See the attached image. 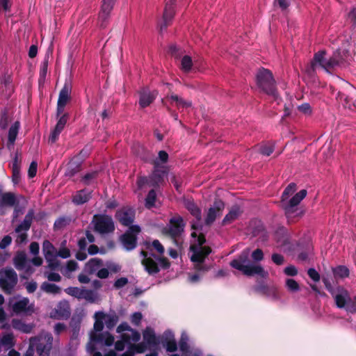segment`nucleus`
I'll return each mask as SVG.
<instances>
[{"instance_id":"f257e3e1","label":"nucleus","mask_w":356,"mask_h":356,"mask_svg":"<svg viewBox=\"0 0 356 356\" xmlns=\"http://www.w3.org/2000/svg\"><path fill=\"white\" fill-rule=\"evenodd\" d=\"M249 256L250 249L246 248L238 259L232 261L230 265L247 276L259 275L261 277L266 278L268 273L260 264L250 262L248 260Z\"/></svg>"},{"instance_id":"f03ea898","label":"nucleus","mask_w":356,"mask_h":356,"mask_svg":"<svg viewBox=\"0 0 356 356\" xmlns=\"http://www.w3.org/2000/svg\"><path fill=\"white\" fill-rule=\"evenodd\" d=\"M296 191V185L294 183H291L282 193L281 203L286 217L293 216V213L297 210V206L307 195V191L303 189L290 198Z\"/></svg>"},{"instance_id":"7ed1b4c3","label":"nucleus","mask_w":356,"mask_h":356,"mask_svg":"<svg viewBox=\"0 0 356 356\" xmlns=\"http://www.w3.org/2000/svg\"><path fill=\"white\" fill-rule=\"evenodd\" d=\"M205 238L203 236H200L196 240V242L191 245L190 247V258L191 260L195 263V268L198 270H207L202 263L204 259L211 253V250L208 246H204Z\"/></svg>"},{"instance_id":"20e7f679","label":"nucleus","mask_w":356,"mask_h":356,"mask_svg":"<svg viewBox=\"0 0 356 356\" xmlns=\"http://www.w3.org/2000/svg\"><path fill=\"white\" fill-rule=\"evenodd\" d=\"M256 81L261 90L277 98L275 81L270 70L264 68L259 69L256 75Z\"/></svg>"},{"instance_id":"39448f33","label":"nucleus","mask_w":356,"mask_h":356,"mask_svg":"<svg viewBox=\"0 0 356 356\" xmlns=\"http://www.w3.org/2000/svg\"><path fill=\"white\" fill-rule=\"evenodd\" d=\"M154 170L149 178H139L137 184L139 188H143L145 184L149 186L158 185L163 181V177L166 175L168 170L164 165H159L158 161H154Z\"/></svg>"},{"instance_id":"423d86ee","label":"nucleus","mask_w":356,"mask_h":356,"mask_svg":"<svg viewBox=\"0 0 356 356\" xmlns=\"http://www.w3.org/2000/svg\"><path fill=\"white\" fill-rule=\"evenodd\" d=\"M95 322L94 323V330L100 332L104 328V323L107 328H113L118 322L119 318L115 312H111L106 314L103 312H97L94 315Z\"/></svg>"},{"instance_id":"0eeeda50","label":"nucleus","mask_w":356,"mask_h":356,"mask_svg":"<svg viewBox=\"0 0 356 356\" xmlns=\"http://www.w3.org/2000/svg\"><path fill=\"white\" fill-rule=\"evenodd\" d=\"M17 283V275L11 268L0 270V286L8 293H11Z\"/></svg>"},{"instance_id":"6e6552de","label":"nucleus","mask_w":356,"mask_h":356,"mask_svg":"<svg viewBox=\"0 0 356 356\" xmlns=\"http://www.w3.org/2000/svg\"><path fill=\"white\" fill-rule=\"evenodd\" d=\"M8 304L13 312L17 314H27L34 312V305L30 303L27 298L15 296L9 300Z\"/></svg>"},{"instance_id":"1a4fd4ad","label":"nucleus","mask_w":356,"mask_h":356,"mask_svg":"<svg viewBox=\"0 0 356 356\" xmlns=\"http://www.w3.org/2000/svg\"><path fill=\"white\" fill-rule=\"evenodd\" d=\"M31 339H38L35 343V350L39 356H49L52 348L53 337L50 333L43 332L38 337Z\"/></svg>"},{"instance_id":"9d476101","label":"nucleus","mask_w":356,"mask_h":356,"mask_svg":"<svg viewBox=\"0 0 356 356\" xmlns=\"http://www.w3.org/2000/svg\"><path fill=\"white\" fill-rule=\"evenodd\" d=\"M84 270L89 274L96 273L97 276L100 279H105L108 277V269L104 268V264L101 259L92 258L85 265Z\"/></svg>"},{"instance_id":"9b49d317","label":"nucleus","mask_w":356,"mask_h":356,"mask_svg":"<svg viewBox=\"0 0 356 356\" xmlns=\"http://www.w3.org/2000/svg\"><path fill=\"white\" fill-rule=\"evenodd\" d=\"M94 330L90 336V341L87 344V350L88 352L92 353L95 349V346L97 343L110 346L114 343V337L108 333L106 334H97Z\"/></svg>"},{"instance_id":"f8f14e48","label":"nucleus","mask_w":356,"mask_h":356,"mask_svg":"<svg viewBox=\"0 0 356 356\" xmlns=\"http://www.w3.org/2000/svg\"><path fill=\"white\" fill-rule=\"evenodd\" d=\"M42 251L48 263V267L51 270L57 269L60 266V262L58 260L56 248L49 241H44L42 244Z\"/></svg>"},{"instance_id":"ddd939ff","label":"nucleus","mask_w":356,"mask_h":356,"mask_svg":"<svg viewBox=\"0 0 356 356\" xmlns=\"http://www.w3.org/2000/svg\"><path fill=\"white\" fill-rule=\"evenodd\" d=\"M318 67L327 72L332 70V64L329 63V59L325 58L324 51H318L314 55V60L311 62L310 66L306 69V72L308 74L312 75Z\"/></svg>"},{"instance_id":"4468645a","label":"nucleus","mask_w":356,"mask_h":356,"mask_svg":"<svg viewBox=\"0 0 356 356\" xmlns=\"http://www.w3.org/2000/svg\"><path fill=\"white\" fill-rule=\"evenodd\" d=\"M33 216L34 213L33 210H30L26 215L23 222L16 227L15 232L17 234L16 242L17 243L26 242L27 238L26 232L31 227Z\"/></svg>"},{"instance_id":"2eb2a0df","label":"nucleus","mask_w":356,"mask_h":356,"mask_svg":"<svg viewBox=\"0 0 356 356\" xmlns=\"http://www.w3.org/2000/svg\"><path fill=\"white\" fill-rule=\"evenodd\" d=\"M140 232V228L137 225L131 226L121 238V242L124 248L127 250H131L136 245V235Z\"/></svg>"},{"instance_id":"dca6fc26","label":"nucleus","mask_w":356,"mask_h":356,"mask_svg":"<svg viewBox=\"0 0 356 356\" xmlns=\"http://www.w3.org/2000/svg\"><path fill=\"white\" fill-rule=\"evenodd\" d=\"M93 222L95 230L101 234L111 232L114 230L113 221L110 216H95Z\"/></svg>"},{"instance_id":"f3484780","label":"nucleus","mask_w":356,"mask_h":356,"mask_svg":"<svg viewBox=\"0 0 356 356\" xmlns=\"http://www.w3.org/2000/svg\"><path fill=\"white\" fill-rule=\"evenodd\" d=\"M330 293L337 307L340 309H345L347 311L348 304L350 299L348 291L342 287H338L335 291H330Z\"/></svg>"},{"instance_id":"a211bd4d","label":"nucleus","mask_w":356,"mask_h":356,"mask_svg":"<svg viewBox=\"0 0 356 356\" xmlns=\"http://www.w3.org/2000/svg\"><path fill=\"white\" fill-rule=\"evenodd\" d=\"M116 331L118 333H122L121 338L127 341L138 342L140 339V333L132 329L127 323L119 325Z\"/></svg>"},{"instance_id":"6ab92c4d","label":"nucleus","mask_w":356,"mask_h":356,"mask_svg":"<svg viewBox=\"0 0 356 356\" xmlns=\"http://www.w3.org/2000/svg\"><path fill=\"white\" fill-rule=\"evenodd\" d=\"M71 90V86L69 83H65L63 88L60 91L57 104L58 115L63 113L65 106L70 100Z\"/></svg>"},{"instance_id":"aec40b11","label":"nucleus","mask_w":356,"mask_h":356,"mask_svg":"<svg viewBox=\"0 0 356 356\" xmlns=\"http://www.w3.org/2000/svg\"><path fill=\"white\" fill-rule=\"evenodd\" d=\"M147 248L150 251L155 250L157 252V260L163 268H168L170 266L168 260L165 257H161L164 254L165 248L159 240H154L151 244L148 245Z\"/></svg>"},{"instance_id":"412c9836","label":"nucleus","mask_w":356,"mask_h":356,"mask_svg":"<svg viewBox=\"0 0 356 356\" xmlns=\"http://www.w3.org/2000/svg\"><path fill=\"white\" fill-rule=\"evenodd\" d=\"M225 205L222 201H216L213 206L211 207L207 212L205 218V223L207 225L212 224L215 221L216 218L222 214Z\"/></svg>"},{"instance_id":"4be33fe9","label":"nucleus","mask_w":356,"mask_h":356,"mask_svg":"<svg viewBox=\"0 0 356 356\" xmlns=\"http://www.w3.org/2000/svg\"><path fill=\"white\" fill-rule=\"evenodd\" d=\"M186 208L191 212V213L196 218V222L192 224L193 229H199L202 227V217L200 209L195 204L190 200L185 201Z\"/></svg>"},{"instance_id":"5701e85b","label":"nucleus","mask_w":356,"mask_h":356,"mask_svg":"<svg viewBox=\"0 0 356 356\" xmlns=\"http://www.w3.org/2000/svg\"><path fill=\"white\" fill-rule=\"evenodd\" d=\"M184 227L183 219L179 216L175 217L170 221L168 232L172 237H176L184 231Z\"/></svg>"},{"instance_id":"b1692460","label":"nucleus","mask_w":356,"mask_h":356,"mask_svg":"<svg viewBox=\"0 0 356 356\" xmlns=\"http://www.w3.org/2000/svg\"><path fill=\"white\" fill-rule=\"evenodd\" d=\"M115 0H103L101 10L99 14V19L101 22V26H104V22L109 17L110 13L113 10Z\"/></svg>"},{"instance_id":"393cba45","label":"nucleus","mask_w":356,"mask_h":356,"mask_svg":"<svg viewBox=\"0 0 356 356\" xmlns=\"http://www.w3.org/2000/svg\"><path fill=\"white\" fill-rule=\"evenodd\" d=\"M70 314V305L67 301L63 300L58 302L51 314V316L56 318H63L69 317Z\"/></svg>"},{"instance_id":"a878e982","label":"nucleus","mask_w":356,"mask_h":356,"mask_svg":"<svg viewBox=\"0 0 356 356\" xmlns=\"http://www.w3.org/2000/svg\"><path fill=\"white\" fill-rule=\"evenodd\" d=\"M141 254L144 256L142 264L146 271L150 275L157 273L159 271V268L156 261L151 257H148L144 251H142Z\"/></svg>"},{"instance_id":"bb28decb","label":"nucleus","mask_w":356,"mask_h":356,"mask_svg":"<svg viewBox=\"0 0 356 356\" xmlns=\"http://www.w3.org/2000/svg\"><path fill=\"white\" fill-rule=\"evenodd\" d=\"M116 216L122 225L129 226L134 221V211L131 209H123L118 211Z\"/></svg>"},{"instance_id":"cd10ccee","label":"nucleus","mask_w":356,"mask_h":356,"mask_svg":"<svg viewBox=\"0 0 356 356\" xmlns=\"http://www.w3.org/2000/svg\"><path fill=\"white\" fill-rule=\"evenodd\" d=\"M156 96V91H150L149 90L144 89L140 92V94L139 105L142 108L148 106L151 103L153 102Z\"/></svg>"},{"instance_id":"c85d7f7f","label":"nucleus","mask_w":356,"mask_h":356,"mask_svg":"<svg viewBox=\"0 0 356 356\" xmlns=\"http://www.w3.org/2000/svg\"><path fill=\"white\" fill-rule=\"evenodd\" d=\"M165 102L166 103L169 102L172 106H177L179 109L187 108L192 106L191 102L184 100L175 94L167 96L165 98Z\"/></svg>"},{"instance_id":"c756f323","label":"nucleus","mask_w":356,"mask_h":356,"mask_svg":"<svg viewBox=\"0 0 356 356\" xmlns=\"http://www.w3.org/2000/svg\"><path fill=\"white\" fill-rule=\"evenodd\" d=\"M174 4L175 0H170L166 3L163 16V22L161 26V29L165 28L168 26V22L172 19L174 16Z\"/></svg>"},{"instance_id":"7c9ffc66","label":"nucleus","mask_w":356,"mask_h":356,"mask_svg":"<svg viewBox=\"0 0 356 356\" xmlns=\"http://www.w3.org/2000/svg\"><path fill=\"white\" fill-rule=\"evenodd\" d=\"M165 339L163 342V346L167 352L174 353L177 350V343L174 337V334L170 332H165Z\"/></svg>"},{"instance_id":"2f4dec72","label":"nucleus","mask_w":356,"mask_h":356,"mask_svg":"<svg viewBox=\"0 0 356 356\" xmlns=\"http://www.w3.org/2000/svg\"><path fill=\"white\" fill-rule=\"evenodd\" d=\"M14 264L17 270H28L29 264L26 258V254L22 252H18L14 258Z\"/></svg>"},{"instance_id":"473e14b6","label":"nucleus","mask_w":356,"mask_h":356,"mask_svg":"<svg viewBox=\"0 0 356 356\" xmlns=\"http://www.w3.org/2000/svg\"><path fill=\"white\" fill-rule=\"evenodd\" d=\"M19 122L16 121L14 124L11 125L8 131V138L7 146L9 149L13 147L15 141L16 140L19 129Z\"/></svg>"},{"instance_id":"72a5a7b5","label":"nucleus","mask_w":356,"mask_h":356,"mask_svg":"<svg viewBox=\"0 0 356 356\" xmlns=\"http://www.w3.org/2000/svg\"><path fill=\"white\" fill-rule=\"evenodd\" d=\"M241 213H242V211L239 207H238V206L233 207L230 209L229 212L224 218L222 223L224 225H227V224H229V223L232 222L234 220H235L240 216Z\"/></svg>"},{"instance_id":"f704fd0d","label":"nucleus","mask_w":356,"mask_h":356,"mask_svg":"<svg viewBox=\"0 0 356 356\" xmlns=\"http://www.w3.org/2000/svg\"><path fill=\"white\" fill-rule=\"evenodd\" d=\"M16 202L14 194L11 193H4L0 194V207L9 206L13 207Z\"/></svg>"},{"instance_id":"c9c22d12","label":"nucleus","mask_w":356,"mask_h":356,"mask_svg":"<svg viewBox=\"0 0 356 356\" xmlns=\"http://www.w3.org/2000/svg\"><path fill=\"white\" fill-rule=\"evenodd\" d=\"M145 343L148 346L156 345V339L154 330L150 327H147L143 333Z\"/></svg>"},{"instance_id":"e433bc0d","label":"nucleus","mask_w":356,"mask_h":356,"mask_svg":"<svg viewBox=\"0 0 356 356\" xmlns=\"http://www.w3.org/2000/svg\"><path fill=\"white\" fill-rule=\"evenodd\" d=\"M90 198V193L86 191L82 190L79 191L73 197V202L76 204H82Z\"/></svg>"},{"instance_id":"4c0bfd02","label":"nucleus","mask_w":356,"mask_h":356,"mask_svg":"<svg viewBox=\"0 0 356 356\" xmlns=\"http://www.w3.org/2000/svg\"><path fill=\"white\" fill-rule=\"evenodd\" d=\"M41 289L47 293L51 294H57L60 293V288L58 287L55 284H51L49 282H44L41 285Z\"/></svg>"},{"instance_id":"58836bf2","label":"nucleus","mask_w":356,"mask_h":356,"mask_svg":"<svg viewBox=\"0 0 356 356\" xmlns=\"http://www.w3.org/2000/svg\"><path fill=\"white\" fill-rule=\"evenodd\" d=\"M338 99L342 102L343 106L346 108L352 109L353 107H356V101H353L348 95L339 92L338 95Z\"/></svg>"},{"instance_id":"ea45409f","label":"nucleus","mask_w":356,"mask_h":356,"mask_svg":"<svg viewBox=\"0 0 356 356\" xmlns=\"http://www.w3.org/2000/svg\"><path fill=\"white\" fill-rule=\"evenodd\" d=\"M1 344L7 348H10L15 345L14 336L13 333H5L2 335Z\"/></svg>"},{"instance_id":"a19ab883","label":"nucleus","mask_w":356,"mask_h":356,"mask_svg":"<svg viewBox=\"0 0 356 356\" xmlns=\"http://www.w3.org/2000/svg\"><path fill=\"white\" fill-rule=\"evenodd\" d=\"M12 325L15 329L19 330L25 333H29L32 330V327L31 325H26L19 320H13Z\"/></svg>"},{"instance_id":"79ce46f5","label":"nucleus","mask_w":356,"mask_h":356,"mask_svg":"<svg viewBox=\"0 0 356 356\" xmlns=\"http://www.w3.org/2000/svg\"><path fill=\"white\" fill-rule=\"evenodd\" d=\"M193 67L192 58L189 56H184L181 60V69L185 72H188Z\"/></svg>"},{"instance_id":"37998d69","label":"nucleus","mask_w":356,"mask_h":356,"mask_svg":"<svg viewBox=\"0 0 356 356\" xmlns=\"http://www.w3.org/2000/svg\"><path fill=\"white\" fill-rule=\"evenodd\" d=\"M147 344L145 342L138 343L137 344L131 345L129 347V351L133 354L134 353H143L146 351L147 349Z\"/></svg>"},{"instance_id":"c03bdc74","label":"nucleus","mask_w":356,"mask_h":356,"mask_svg":"<svg viewBox=\"0 0 356 356\" xmlns=\"http://www.w3.org/2000/svg\"><path fill=\"white\" fill-rule=\"evenodd\" d=\"M71 222L72 218L68 217H61L55 221L54 227L56 229H61L70 225Z\"/></svg>"},{"instance_id":"a18cd8bd","label":"nucleus","mask_w":356,"mask_h":356,"mask_svg":"<svg viewBox=\"0 0 356 356\" xmlns=\"http://www.w3.org/2000/svg\"><path fill=\"white\" fill-rule=\"evenodd\" d=\"M329 63L332 64V69L339 65L342 63V56L339 51L334 52L333 55L329 58Z\"/></svg>"},{"instance_id":"49530a36","label":"nucleus","mask_w":356,"mask_h":356,"mask_svg":"<svg viewBox=\"0 0 356 356\" xmlns=\"http://www.w3.org/2000/svg\"><path fill=\"white\" fill-rule=\"evenodd\" d=\"M333 271L335 277L345 278L349 275V270L345 266H338Z\"/></svg>"},{"instance_id":"de8ad7c7","label":"nucleus","mask_w":356,"mask_h":356,"mask_svg":"<svg viewBox=\"0 0 356 356\" xmlns=\"http://www.w3.org/2000/svg\"><path fill=\"white\" fill-rule=\"evenodd\" d=\"M286 286L291 292H297L300 290L298 283L293 279H287L286 280Z\"/></svg>"},{"instance_id":"09e8293b","label":"nucleus","mask_w":356,"mask_h":356,"mask_svg":"<svg viewBox=\"0 0 356 356\" xmlns=\"http://www.w3.org/2000/svg\"><path fill=\"white\" fill-rule=\"evenodd\" d=\"M12 169H13V181L15 183H17L19 179V166L18 163L17 156H16L13 163L12 164Z\"/></svg>"},{"instance_id":"8fccbe9b","label":"nucleus","mask_w":356,"mask_h":356,"mask_svg":"<svg viewBox=\"0 0 356 356\" xmlns=\"http://www.w3.org/2000/svg\"><path fill=\"white\" fill-rule=\"evenodd\" d=\"M67 293L72 296H74L78 298H81V296H83V294L86 292L84 289H81L78 287H71L67 289Z\"/></svg>"},{"instance_id":"3c124183","label":"nucleus","mask_w":356,"mask_h":356,"mask_svg":"<svg viewBox=\"0 0 356 356\" xmlns=\"http://www.w3.org/2000/svg\"><path fill=\"white\" fill-rule=\"evenodd\" d=\"M179 347L182 353H186L188 350V337L185 334H182L179 342Z\"/></svg>"},{"instance_id":"603ef678","label":"nucleus","mask_w":356,"mask_h":356,"mask_svg":"<svg viewBox=\"0 0 356 356\" xmlns=\"http://www.w3.org/2000/svg\"><path fill=\"white\" fill-rule=\"evenodd\" d=\"M155 200L156 193L154 190H151L145 199V206L148 208H151L154 205Z\"/></svg>"},{"instance_id":"864d4df0","label":"nucleus","mask_w":356,"mask_h":356,"mask_svg":"<svg viewBox=\"0 0 356 356\" xmlns=\"http://www.w3.org/2000/svg\"><path fill=\"white\" fill-rule=\"evenodd\" d=\"M79 170V165L76 164L75 161H72L67 167V170L66 172V175L67 176H73L76 172Z\"/></svg>"},{"instance_id":"5fc2aeb1","label":"nucleus","mask_w":356,"mask_h":356,"mask_svg":"<svg viewBox=\"0 0 356 356\" xmlns=\"http://www.w3.org/2000/svg\"><path fill=\"white\" fill-rule=\"evenodd\" d=\"M104 268L108 269V273L111 272L113 273L119 272L121 269L118 264L111 261H107L104 264Z\"/></svg>"},{"instance_id":"6e6d98bb","label":"nucleus","mask_w":356,"mask_h":356,"mask_svg":"<svg viewBox=\"0 0 356 356\" xmlns=\"http://www.w3.org/2000/svg\"><path fill=\"white\" fill-rule=\"evenodd\" d=\"M252 259L256 262L261 261L264 259V253L261 249H257L251 254Z\"/></svg>"},{"instance_id":"4d7b16f0","label":"nucleus","mask_w":356,"mask_h":356,"mask_svg":"<svg viewBox=\"0 0 356 356\" xmlns=\"http://www.w3.org/2000/svg\"><path fill=\"white\" fill-rule=\"evenodd\" d=\"M66 122H67V116L65 115H63L58 120L54 129L61 132L63 131V129H64Z\"/></svg>"},{"instance_id":"13d9d810","label":"nucleus","mask_w":356,"mask_h":356,"mask_svg":"<svg viewBox=\"0 0 356 356\" xmlns=\"http://www.w3.org/2000/svg\"><path fill=\"white\" fill-rule=\"evenodd\" d=\"M38 339H30V343L28 350H26L24 356H34V350H35V343Z\"/></svg>"},{"instance_id":"bf43d9fd","label":"nucleus","mask_w":356,"mask_h":356,"mask_svg":"<svg viewBox=\"0 0 356 356\" xmlns=\"http://www.w3.org/2000/svg\"><path fill=\"white\" fill-rule=\"evenodd\" d=\"M274 150V145L273 144L264 145L261 147L260 152L262 154L269 156Z\"/></svg>"},{"instance_id":"052dcab7","label":"nucleus","mask_w":356,"mask_h":356,"mask_svg":"<svg viewBox=\"0 0 356 356\" xmlns=\"http://www.w3.org/2000/svg\"><path fill=\"white\" fill-rule=\"evenodd\" d=\"M300 112L305 115H310L312 112L311 106L308 103H304L298 107Z\"/></svg>"},{"instance_id":"680f3d73","label":"nucleus","mask_w":356,"mask_h":356,"mask_svg":"<svg viewBox=\"0 0 356 356\" xmlns=\"http://www.w3.org/2000/svg\"><path fill=\"white\" fill-rule=\"evenodd\" d=\"M129 281L127 277H120L115 280L113 286L115 289H121L128 284Z\"/></svg>"},{"instance_id":"e2e57ef3","label":"nucleus","mask_w":356,"mask_h":356,"mask_svg":"<svg viewBox=\"0 0 356 356\" xmlns=\"http://www.w3.org/2000/svg\"><path fill=\"white\" fill-rule=\"evenodd\" d=\"M131 342H133L132 341H127L124 339H122L120 340H118L115 343V348L116 350L121 351L124 349L125 343H130Z\"/></svg>"},{"instance_id":"0e129e2a","label":"nucleus","mask_w":356,"mask_h":356,"mask_svg":"<svg viewBox=\"0 0 356 356\" xmlns=\"http://www.w3.org/2000/svg\"><path fill=\"white\" fill-rule=\"evenodd\" d=\"M168 154H167V152L161 150L159 152V157L155 161H158L159 164L161 165L160 163H165L168 161Z\"/></svg>"},{"instance_id":"69168bd1","label":"nucleus","mask_w":356,"mask_h":356,"mask_svg":"<svg viewBox=\"0 0 356 356\" xmlns=\"http://www.w3.org/2000/svg\"><path fill=\"white\" fill-rule=\"evenodd\" d=\"M58 257H60L63 259H67L70 257V251L67 248H62L58 251H57Z\"/></svg>"},{"instance_id":"338daca9","label":"nucleus","mask_w":356,"mask_h":356,"mask_svg":"<svg viewBox=\"0 0 356 356\" xmlns=\"http://www.w3.org/2000/svg\"><path fill=\"white\" fill-rule=\"evenodd\" d=\"M348 305L347 312L351 313L356 312V296L354 298H350Z\"/></svg>"},{"instance_id":"774afa93","label":"nucleus","mask_w":356,"mask_h":356,"mask_svg":"<svg viewBox=\"0 0 356 356\" xmlns=\"http://www.w3.org/2000/svg\"><path fill=\"white\" fill-rule=\"evenodd\" d=\"M284 273L289 276H295L298 273V270L294 266H289L284 268Z\"/></svg>"}]
</instances>
